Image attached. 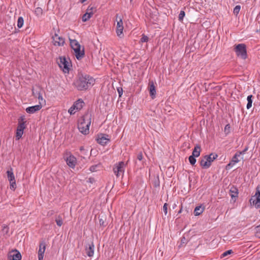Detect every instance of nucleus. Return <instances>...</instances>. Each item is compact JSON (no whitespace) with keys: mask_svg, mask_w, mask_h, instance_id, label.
Wrapping results in <instances>:
<instances>
[{"mask_svg":"<svg viewBox=\"0 0 260 260\" xmlns=\"http://www.w3.org/2000/svg\"><path fill=\"white\" fill-rule=\"evenodd\" d=\"M255 236L260 238V228H259V229H255Z\"/></svg>","mask_w":260,"mask_h":260,"instance_id":"nucleus-53","label":"nucleus"},{"mask_svg":"<svg viewBox=\"0 0 260 260\" xmlns=\"http://www.w3.org/2000/svg\"><path fill=\"white\" fill-rule=\"evenodd\" d=\"M126 165L127 164H116L114 166L113 170L117 177H118L120 174H122V175H123L124 172V167H125Z\"/></svg>","mask_w":260,"mask_h":260,"instance_id":"nucleus-9","label":"nucleus"},{"mask_svg":"<svg viewBox=\"0 0 260 260\" xmlns=\"http://www.w3.org/2000/svg\"><path fill=\"white\" fill-rule=\"evenodd\" d=\"M182 211V208L180 209V210L179 211L178 213H180Z\"/></svg>","mask_w":260,"mask_h":260,"instance_id":"nucleus-64","label":"nucleus"},{"mask_svg":"<svg viewBox=\"0 0 260 260\" xmlns=\"http://www.w3.org/2000/svg\"><path fill=\"white\" fill-rule=\"evenodd\" d=\"M40 91H35L34 89H32V94L36 98H38V96H39V94H40Z\"/></svg>","mask_w":260,"mask_h":260,"instance_id":"nucleus-54","label":"nucleus"},{"mask_svg":"<svg viewBox=\"0 0 260 260\" xmlns=\"http://www.w3.org/2000/svg\"><path fill=\"white\" fill-rule=\"evenodd\" d=\"M46 249V245L44 242L40 243L38 254H44Z\"/></svg>","mask_w":260,"mask_h":260,"instance_id":"nucleus-28","label":"nucleus"},{"mask_svg":"<svg viewBox=\"0 0 260 260\" xmlns=\"http://www.w3.org/2000/svg\"><path fill=\"white\" fill-rule=\"evenodd\" d=\"M148 86V90L149 91L150 96L152 99H154L156 95V88L153 81L152 80L149 81Z\"/></svg>","mask_w":260,"mask_h":260,"instance_id":"nucleus-16","label":"nucleus"},{"mask_svg":"<svg viewBox=\"0 0 260 260\" xmlns=\"http://www.w3.org/2000/svg\"><path fill=\"white\" fill-rule=\"evenodd\" d=\"M93 12L92 11L90 12V13L86 12L82 16V21L83 22H86L92 16Z\"/></svg>","mask_w":260,"mask_h":260,"instance_id":"nucleus-26","label":"nucleus"},{"mask_svg":"<svg viewBox=\"0 0 260 260\" xmlns=\"http://www.w3.org/2000/svg\"><path fill=\"white\" fill-rule=\"evenodd\" d=\"M86 0H80V2L81 3H83L84 2H85Z\"/></svg>","mask_w":260,"mask_h":260,"instance_id":"nucleus-63","label":"nucleus"},{"mask_svg":"<svg viewBox=\"0 0 260 260\" xmlns=\"http://www.w3.org/2000/svg\"><path fill=\"white\" fill-rule=\"evenodd\" d=\"M218 155L215 153H211L209 155H205L200 162H212L216 160Z\"/></svg>","mask_w":260,"mask_h":260,"instance_id":"nucleus-11","label":"nucleus"},{"mask_svg":"<svg viewBox=\"0 0 260 260\" xmlns=\"http://www.w3.org/2000/svg\"><path fill=\"white\" fill-rule=\"evenodd\" d=\"M230 195L231 196L232 199L233 200L235 199V201L236 198L238 197V189L237 187L234 185H232L230 189Z\"/></svg>","mask_w":260,"mask_h":260,"instance_id":"nucleus-20","label":"nucleus"},{"mask_svg":"<svg viewBox=\"0 0 260 260\" xmlns=\"http://www.w3.org/2000/svg\"><path fill=\"white\" fill-rule=\"evenodd\" d=\"M249 202L256 209L260 208V184L257 186L255 195L251 197Z\"/></svg>","mask_w":260,"mask_h":260,"instance_id":"nucleus-5","label":"nucleus"},{"mask_svg":"<svg viewBox=\"0 0 260 260\" xmlns=\"http://www.w3.org/2000/svg\"><path fill=\"white\" fill-rule=\"evenodd\" d=\"M188 160L189 162H196V157L193 156V155L189 156L188 158Z\"/></svg>","mask_w":260,"mask_h":260,"instance_id":"nucleus-49","label":"nucleus"},{"mask_svg":"<svg viewBox=\"0 0 260 260\" xmlns=\"http://www.w3.org/2000/svg\"><path fill=\"white\" fill-rule=\"evenodd\" d=\"M9 182H10V189L13 190H15V189L16 188L15 180H13L12 181H9Z\"/></svg>","mask_w":260,"mask_h":260,"instance_id":"nucleus-37","label":"nucleus"},{"mask_svg":"<svg viewBox=\"0 0 260 260\" xmlns=\"http://www.w3.org/2000/svg\"><path fill=\"white\" fill-rule=\"evenodd\" d=\"M95 180L93 177H90L86 181V183H89L91 184H93L94 183H95Z\"/></svg>","mask_w":260,"mask_h":260,"instance_id":"nucleus-48","label":"nucleus"},{"mask_svg":"<svg viewBox=\"0 0 260 260\" xmlns=\"http://www.w3.org/2000/svg\"><path fill=\"white\" fill-rule=\"evenodd\" d=\"M6 173L9 181H12L13 180H15L12 168H10V170H8Z\"/></svg>","mask_w":260,"mask_h":260,"instance_id":"nucleus-24","label":"nucleus"},{"mask_svg":"<svg viewBox=\"0 0 260 260\" xmlns=\"http://www.w3.org/2000/svg\"><path fill=\"white\" fill-rule=\"evenodd\" d=\"M9 227L7 225H5L3 226L2 231L5 234H7L9 232Z\"/></svg>","mask_w":260,"mask_h":260,"instance_id":"nucleus-50","label":"nucleus"},{"mask_svg":"<svg viewBox=\"0 0 260 260\" xmlns=\"http://www.w3.org/2000/svg\"><path fill=\"white\" fill-rule=\"evenodd\" d=\"M94 245L93 242H91V243H89L86 246V253L89 257H91L93 256L94 254Z\"/></svg>","mask_w":260,"mask_h":260,"instance_id":"nucleus-17","label":"nucleus"},{"mask_svg":"<svg viewBox=\"0 0 260 260\" xmlns=\"http://www.w3.org/2000/svg\"><path fill=\"white\" fill-rule=\"evenodd\" d=\"M77 164H67V165L72 169L74 171H78L79 170L78 167H76V165Z\"/></svg>","mask_w":260,"mask_h":260,"instance_id":"nucleus-39","label":"nucleus"},{"mask_svg":"<svg viewBox=\"0 0 260 260\" xmlns=\"http://www.w3.org/2000/svg\"><path fill=\"white\" fill-rule=\"evenodd\" d=\"M148 40H149L148 37L147 36L145 35L144 34H143L142 35V37L141 38L140 41L142 43L147 42L148 41Z\"/></svg>","mask_w":260,"mask_h":260,"instance_id":"nucleus-42","label":"nucleus"},{"mask_svg":"<svg viewBox=\"0 0 260 260\" xmlns=\"http://www.w3.org/2000/svg\"><path fill=\"white\" fill-rule=\"evenodd\" d=\"M63 158L66 162H75L76 161V158L70 151H66L63 154Z\"/></svg>","mask_w":260,"mask_h":260,"instance_id":"nucleus-14","label":"nucleus"},{"mask_svg":"<svg viewBox=\"0 0 260 260\" xmlns=\"http://www.w3.org/2000/svg\"><path fill=\"white\" fill-rule=\"evenodd\" d=\"M94 83L95 79L92 77L86 74L78 73L73 85L78 90L83 91L93 86Z\"/></svg>","mask_w":260,"mask_h":260,"instance_id":"nucleus-1","label":"nucleus"},{"mask_svg":"<svg viewBox=\"0 0 260 260\" xmlns=\"http://www.w3.org/2000/svg\"><path fill=\"white\" fill-rule=\"evenodd\" d=\"M235 164H228V165L225 166V169L226 170H230Z\"/></svg>","mask_w":260,"mask_h":260,"instance_id":"nucleus-55","label":"nucleus"},{"mask_svg":"<svg viewBox=\"0 0 260 260\" xmlns=\"http://www.w3.org/2000/svg\"><path fill=\"white\" fill-rule=\"evenodd\" d=\"M123 30V26H119V27H116V33L117 36L119 37H120V36L122 35V32Z\"/></svg>","mask_w":260,"mask_h":260,"instance_id":"nucleus-35","label":"nucleus"},{"mask_svg":"<svg viewBox=\"0 0 260 260\" xmlns=\"http://www.w3.org/2000/svg\"><path fill=\"white\" fill-rule=\"evenodd\" d=\"M168 206V204L167 203H165L163 206V211H164L165 215H167V214Z\"/></svg>","mask_w":260,"mask_h":260,"instance_id":"nucleus-52","label":"nucleus"},{"mask_svg":"<svg viewBox=\"0 0 260 260\" xmlns=\"http://www.w3.org/2000/svg\"><path fill=\"white\" fill-rule=\"evenodd\" d=\"M89 188H90V189H93V188H94V186H91L90 185L89 186Z\"/></svg>","mask_w":260,"mask_h":260,"instance_id":"nucleus-61","label":"nucleus"},{"mask_svg":"<svg viewBox=\"0 0 260 260\" xmlns=\"http://www.w3.org/2000/svg\"><path fill=\"white\" fill-rule=\"evenodd\" d=\"M234 50L238 56H240L242 59H245L247 57L246 46L244 44H239L236 45Z\"/></svg>","mask_w":260,"mask_h":260,"instance_id":"nucleus-4","label":"nucleus"},{"mask_svg":"<svg viewBox=\"0 0 260 260\" xmlns=\"http://www.w3.org/2000/svg\"><path fill=\"white\" fill-rule=\"evenodd\" d=\"M212 164H200L201 166L202 167V169H206L209 168Z\"/></svg>","mask_w":260,"mask_h":260,"instance_id":"nucleus-46","label":"nucleus"},{"mask_svg":"<svg viewBox=\"0 0 260 260\" xmlns=\"http://www.w3.org/2000/svg\"><path fill=\"white\" fill-rule=\"evenodd\" d=\"M248 149V146H246L243 150L237 152L229 162H238L241 160L244 161L245 158H244V155Z\"/></svg>","mask_w":260,"mask_h":260,"instance_id":"nucleus-7","label":"nucleus"},{"mask_svg":"<svg viewBox=\"0 0 260 260\" xmlns=\"http://www.w3.org/2000/svg\"><path fill=\"white\" fill-rule=\"evenodd\" d=\"M73 50L74 51L75 55L78 60H81L84 57L85 51L84 46L82 47V49L81 46H79L78 48H73Z\"/></svg>","mask_w":260,"mask_h":260,"instance_id":"nucleus-12","label":"nucleus"},{"mask_svg":"<svg viewBox=\"0 0 260 260\" xmlns=\"http://www.w3.org/2000/svg\"><path fill=\"white\" fill-rule=\"evenodd\" d=\"M94 9H95V8H94L93 7H90V6H88L87 9L86 10V12L90 13V12H91V11L93 12V10Z\"/></svg>","mask_w":260,"mask_h":260,"instance_id":"nucleus-57","label":"nucleus"},{"mask_svg":"<svg viewBox=\"0 0 260 260\" xmlns=\"http://www.w3.org/2000/svg\"><path fill=\"white\" fill-rule=\"evenodd\" d=\"M159 168L161 171L165 172L166 174L169 176L172 175L175 169V167L171 166L170 164H161V165L159 166Z\"/></svg>","mask_w":260,"mask_h":260,"instance_id":"nucleus-8","label":"nucleus"},{"mask_svg":"<svg viewBox=\"0 0 260 260\" xmlns=\"http://www.w3.org/2000/svg\"><path fill=\"white\" fill-rule=\"evenodd\" d=\"M201 151V147L199 146H196L192 153V155L194 157H198L200 155Z\"/></svg>","mask_w":260,"mask_h":260,"instance_id":"nucleus-27","label":"nucleus"},{"mask_svg":"<svg viewBox=\"0 0 260 260\" xmlns=\"http://www.w3.org/2000/svg\"><path fill=\"white\" fill-rule=\"evenodd\" d=\"M69 41L70 43V46L73 49V48H78L79 46H81L80 44L79 43V42L75 39L72 40L71 39H69Z\"/></svg>","mask_w":260,"mask_h":260,"instance_id":"nucleus-25","label":"nucleus"},{"mask_svg":"<svg viewBox=\"0 0 260 260\" xmlns=\"http://www.w3.org/2000/svg\"><path fill=\"white\" fill-rule=\"evenodd\" d=\"M116 20L117 21L116 27L123 26V22H122V18L119 17V20H118V15L116 14Z\"/></svg>","mask_w":260,"mask_h":260,"instance_id":"nucleus-36","label":"nucleus"},{"mask_svg":"<svg viewBox=\"0 0 260 260\" xmlns=\"http://www.w3.org/2000/svg\"><path fill=\"white\" fill-rule=\"evenodd\" d=\"M259 228H260V224H259V225L256 226L255 228V229H259Z\"/></svg>","mask_w":260,"mask_h":260,"instance_id":"nucleus-60","label":"nucleus"},{"mask_svg":"<svg viewBox=\"0 0 260 260\" xmlns=\"http://www.w3.org/2000/svg\"><path fill=\"white\" fill-rule=\"evenodd\" d=\"M37 98L39 99V102H42V104H44V103H45V100H43V97H42L41 94H39V96H38Z\"/></svg>","mask_w":260,"mask_h":260,"instance_id":"nucleus-56","label":"nucleus"},{"mask_svg":"<svg viewBox=\"0 0 260 260\" xmlns=\"http://www.w3.org/2000/svg\"><path fill=\"white\" fill-rule=\"evenodd\" d=\"M90 123V117L88 115L86 114L84 115L78 124V128L79 131L84 135L88 134L89 132V128Z\"/></svg>","mask_w":260,"mask_h":260,"instance_id":"nucleus-2","label":"nucleus"},{"mask_svg":"<svg viewBox=\"0 0 260 260\" xmlns=\"http://www.w3.org/2000/svg\"><path fill=\"white\" fill-rule=\"evenodd\" d=\"M117 92L119 94V97H121L122 93H123V89L122 87H117Z\"/></svg>","mask_w":260,"mask_h":260,"instance_id":"nucleus-51","label":"nucleus"},{"mask_svg":"<svg viewBox=\"0 0 260 260\" xmlns=\"http://www.w3.org/2000/svg\"><path fill=\"white\" fill-rule=\"evenodd\" d=\"M84 149L83 147H82H82H80V151H82V150H83Z\"/></svg>","mask_w":260,"mask_h":260,"instance_id":"nucleus-62","label":"nucleus"},{"mask_svg":"<svg viewBox=\"0 0 260 260\" xmlns=\"http://www.w3.org/2000/svg\"><path fill=\"white\" fill-rule=\"evenodd\" d=\"M152 182L154 187L156 188L159 187L160 184V181L158 176H157L156 177H154Z\"/></svg>","mask_w":260,"mask_h":260,"instance_id":"nucleus-30","label":"nucleus"},{"mask_svg":"<svg viewBox=\"0 0 260 260\" xmlns=\"http://www.w3.org/2000/svg\"><path fill=\"white\" fill-rule=\"evenodd\" d=\"M98 218L99 219V223L100 226L105 227L107 225L108 223L107 221V217L105 214H101L99 215Z\"/></svg>","mask_w":260,"mask_h":260,"instance_id":"nucleus-19","label":"nucleus"},{"mask_svg":"<svg viewBox=\"0 0 260 260\" xmlns=\"http://www.w3.org/2000/svg\"><path fill=\"white\" fill-rule=\"evenodd\" d=\"M52 39L54 42V45L55 46H62L64 43V39L61 37H58L56 34H55V36L52 37Z\"/></svg>","mask_w":260,"mask_h":260,"instance_id":"nucleus-18","label":"nucleus"},{"mask_svg":"<svg viewBox=\"0 0 260 260\" xmlns=\"http://www.w3.org/2000/svg\"><path fill=\"white\" fill-rule=\"evenodd\" d=\"M8 259L9 260H21V254L19 251L15 249L8 254Z\"/></svg>","mask_w":260,"mask_h":260,"instance_id":"nucleus-13","label":"nucleus"},{"mask_svg":"<svg viewBox=\"0 0 260 260\" xmlns=\"http://www.w3.org/2000/svg\"><path fill=\"white\" fill-rule=\"evenodd\" d=\"M43 13V10L42 9L40 8V7H38L36 9H35V13L37 14V15H40V14H42Z\"/></svg>","mask_w":260,"mask_h":260,"instance_id":"nucleus-47","label":"nucleus"},{"mask_svg":"<svg viewBox=\"0 0 260 260\" xmlns=\"http://www.w3.org/2000/svg\"><path fill=\"white\" fill-rule=\"evenodd\" d=\"M226 159V155L224 154H222L219 157L218 156L217 158H216V160L222 162L223 161H225Z\"/></svg>","mask_w":260,"mask_h":260,"instance_id":"nucleus-43","label":"nucleus"},{"mask_svg":"<svg viewBox=\"0 0 260 260\" xmlns=\"http://www.w3.org/2000/svg\"><path fill=\"white\" fill-rule=\"evenodd\" d=\"M185 15V12L184 11H181L179 14L178 20L180 21H182Z\"/></svg>","mask_w":260,"mask_h":260,"instance_id":"nucleus-41","label":"nucleus"},{"mask_svg":"<svg viewBox=\"0 0 260 260\" xmlns=\"http://www.w3.org/2000/svg\"><path fill=\"white\" fill-rule=\"evenodd\" d=\"M100 165L101 164H98L96 165L92 166L91 167H90V171L91 172H96L99 170V168L100 167Z\"/></svg>","mask_w":260,"mask_h":260,"instance_id":"nucleus-32","label":"nucleus"},{"mask_svg":"<svg viewBox=\"0 0 260 260\" xmlns=\"http://www.w3.org/2000/svg\"><path fill=\"white\" fill-rule=\"evenodd\" d=\"M24 23V19L22 17H19L17 20V27L20 28L22 27Z\"/></svg>","mask_w":260,"mask_h":260,"instance_id":"nucleus-31","label":"nucleus"},{"mask_svg":"<svg viewBox=\"0 0 260 260\" xmlns=\"http://www.w3.org/2000/svg\"><path fill=\"white\" fill-rule=\"evenodd\" d=\"M204 209H205V207L204 206L202 207V205L197 206L195 208L194 210V212H193L194 215L195 216L200 215V214H201L203 213Z\"/></svg>","mask_w":260,"mask_h":260,"instance_id":"nucleus-23","label":"nucleus"},{"mask_svg":"<svg viewBox=\"0 0 260 260\" xmlns=\"http://www.w3.org/2000/svg\"><path fill=\"white\" fill-rule=\"evenodd\" d=\"M55 221L56 222L57 225L58 226H61L63 224V221L62 220V218L60 215H58L55 219Z\"/></svg>","mask_w":260,"mask_h":260,"instance_id":"nucleus-33","label":"nucleus"},{"mask_svg":"<svg viewBox=\"0 0 260 260\" xmlns=\"http://www.w3.org/2000/svg\"><path fill=\"white\" fill-rule=\"evenodd\" d=\"M253 98V96L252 95H249L247 96V104L246 105V108L247 109H249L252 107V104L253 102L252 98Z\"/></svg>","mask_w":260,"mask_h":260,"instance_id":"nucleus-29","label":"nucleus"},{"mask_svg":"<svg viewBox=\"0 0 260 260\" xmlns=\"http://www.w3.org/2000/svg\"><path fill=\"white\" fill-rule=\"evenodd\" d=\"M58 64L65 73H69L70 67H72L71 62H69L67 58L64 56L59 57V61H58Z\"/></svg>","mask_w":260,"mask_h":260,"instance_id":"nucleus-6","label":"nucleus"},{"mask_svg":"<svg viewBox=\"0 0 260 260\" xmlns=\"http://www.w3.org/2000/svg\"><path fill=\"white\" fill-rule=\"evenodd\" d=\"M240 9H241V7L239 5H237L236 6L234 9V11H233V13L236 14V15H237L239 13V11L240 10Z\"/></svg>","mask_w":260,"mask_h":260,"instance_id":"nucleus-45","label":"nucleus"},{"mask_svg":"<svg viewBox=\"0 0 260 260\" xmlns=\"http://www.w3.org/2000/svg\"><path fill=\"white\" fill-rule=\"evenodd\" d=\"M234 252L231 249H230V250H228L225 252H224L221 256V257H225L230 254H231L232 253H233Z\"/></svg>","mask_w":260,"mask_h":260,"instance_id":"nucleus-38","label":"nucleus"},{"mask_svg":"<svg viewBox=\"0 0 260 260\" xmlns=\"http://www.w3.org/2000/svg\"><path fill=\"white\" fill-rule=\"evenodd\" d=\"M18 120V123L15 136L16 140H18L21 138L23 134L24 129L26 127L25 123L26 122L24 115L21 116Z\"/></svg>","mask_w":260,"mask_h":260,"instance_id":"nucleus-3","label":"nucleus"},{"mask_svg":"<svg viewBox=\"0 0 260 260\" xmlns=\"http://www.w3.org/2000/svg\"><path fill=\"white\" fill-rule=\"evenodd\" d=\"M137 159L141 161L142 160V158H143V155H142V152H140L138 155H137Z\"/></svg>","mask_w":260,"mask_h":260,"instance_id":"nucleus-58","label":"nucleus"},{"mask_svg":"<svg viewBox=\"0 0 260 260\" xmlns=\"http://www.w3.org/2000/svg\"><path fill=\"white\" fill-rule=\"evenodd\" d=\"M42 107V102H40L39 105H37L33 106H30L26 108V112L29 114H33L37 111H39Z\"/></svg>","mask_w":260,"mask_h":260,"instance_id":"nucleus-15","label":"nucleus"},{"mask_svg":"<svg viewBox=\"0 0 260 260\" xmlns=\"http://www.w3.org/2000/svg\"><path fill=\"white\" fill-rule=\"evenodd\" d=\"M75 107L76 106L73 105L69 109L68 112L71 115H73L75 113L76 111L75 110H76V109Z\"/></svg>","mask_w":260,"mask_h":260,"instance_id":"nucleus-44","label":"nucleus"},{"mask_svg":"<svg viewBox=\"0 0 260 260\" xmlns=\"http://www.w3.org/2000/svg\"><path fill=\"white\" fill-rule=\"evenodd\" d=\"M108 137L109 136L107 134H100L98 135L96 140L99 144L104 146L110 141V139Z\"/></svg>","mask_w":260,"mask_h":260,"instance_id":"nucleus-10","label":"nucleus"},{"mask_svg":"<svg viewBox=\"0 0 260 260\" xmlns=\"http://www.w3.org/2000/svg\"><path fill=\"white\" fill-rule=\"evenodd\" d=\"M204 87H205L206 91H207L210 89H217L218 90L220 89V88L218 86H215V83H205L204 84Z\"/></svg>","mask_w":260,"mask_h":260,"instance_id":"nucleus-21","label":"nucleus"},{"mask_svg":"<svg viewBox=\"0 0 260 260\" xmlns=\"http://www.w3.org/2000/svg\"><path fill=\"white\" fill-rule=\"evenodd\" d=\"M44 257V254H38L39 260H43Z\"/></svg>","mask_w":260,"mask_h":260,"instance_id":"nucleus-59","label":"nucleus"},{"mask_svg":"<svg viewBox=\"0 0 260 260\" xmlns=\"http://www.w3.org/2000/svg\"><path fill=\"white\" fill-rule=\"evenodd\" d=\"M84 105V102L81 99H79L73 104L74 106H76L75 107L77 111L80 110L83 108Z\"/></svg>","mask_w":260,"mask_h":260,"instance_id":"nucleus-22","label":"nucleus"},{"mask_svg":"<svg viewBox=\"0 0 260 260\" xmlns=\"http://www.w3.org/2000/svg\"><path fill=\"white\" fill-rule=\"evenodd\" d=\"M230 128H231V126H230V124H227L225 126L224 132V133L225 134V135H228L230 133Z\"/></svg>","mask_w":260,"mask_h":260,"instance_id":"nucleus-40","label":"nucleus"},{"mask_svg":"<svg viewBox=\"0 0 260 260\" xmlns=\"http://www.w3.org/2000/svg\"><path fill=\"white\" fill-rule=\"evenodd\" d=\"M188 241V239H186L184 236L182 237L181 239V244L179 246V247H181L182 246L186 245Z\"/></svg>","mask_w":260,"mask_h":260,"instance_id":"nucleus-34","label":"nucleus"}]
</instances>
